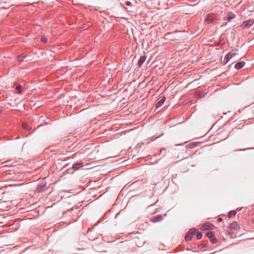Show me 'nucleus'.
<instances>
[{
    "label": "nucleus",
    "instance_id": "f257e3e1",
    "mask_svg": "<svg viewBox=\"0 0 254 254\" xmlns=\"http://www.w3.org/2000/svg\"><path fill=\"white\" fill-rule=\"evenodd\" d=\"M204 22L206 24H215L217 23V21L214 17V14L212 13L208 14L204 19Z\"/></svg>",
    "mask_w": 254,
    "mask_h": 254
},
{
    "label": "nucleus",
    "instance_id": "f03ea898",
    "mask_svg": "<svg viewBox=\"0 0 254 254\" xmlns=\"http://www.w3.org/2000/svg\"><path fill=\"white\" fill-rule=\"evenodd\" d=\"M254 24V22L252 20H249L244 21L243 23L239 26L242 29H248L250 28Z\"/></svg>",
    "mask_w": 254,
    "mask_h": 254
},
{
    "label": "nucleus",
    "instance_id": "7ed1b4c3",
    "mask_svg": "<svg viewBox=\"0 0 254 254\" xmlns=\"http://www.w3.org/2000/svg\"><path fill=\"white\" fill-rule=\"evenodd\" d=\"M196 232L195 229H190L189 232L186 234L185 237V239L186 241H190L193 235H194L195 233Z\"/></svg>",
    "mask_w": 254,
    "mask_h": 254
},
{
    "label": "nucleus",
    "instance_id": "20e7f679",
    "mask_svg": "<svg viewBox=\"0 0 254 254\" xmlns=\"http://www.w3.org/2000/svg\"><path fill=\"white\" fill-rule=\"evenodd\" d=\"M236 18V15L232 12H228L225 14L224 15V19L229 21H231L233 19H235Z\"/></svg>",
    "mask_w": 254,
    "mask_h": 254
},
{
    "label": "nucleus",
    "instance_id": "39448f33",
    "mask_svg": "<svg viewBox=\"0 0 254 254\" xmlns=\"http://www.w3.org/2000/svg\"><path fill=\"white\" fill-rule=\"evenodd\" d=\"M207 236L209 239L210 242L212 243H213V244L216 243L217 240L214 236V232H211V231L207 232Z\"/></svg>",
    "mask_w": 254,
    "mask_h": 254
},
{
    "label": "nucleus",
    "instance_id": "423d86ee",
    "mask_svg": "<svg viewBox=\"0 0 254 254\" xmlns=\"http://www.w3.org/2000/svg\"><path fill=\"white\" fill-rule=\"evenodd\" d=\"M123 6L127 11L132 12L133 10V5L130 1H126L123 4Z\"/></svg>",
    "mask_w": 254,
    "mask_h": 254
},
{
    "label": "nucleus",
    "instance_id": "0eeeda50",
    "mask_svg": "<svg viewBox=\"0 0 254 254\" xmlns=\"http://www.w3.org/2000/svg\"><path fill=\"white\" fill-rule=\"evenodd\" d=\"M46 187V183H43L39 185L37 188L36 190L38 192H43L45 190Z\"/></svg>",
    "mask_w": 254,
    "mask_h": 254
},
{
    "label": "nucleus",
    "instance_id": "6e6552de",
    "mask_svg": "<svg viewBox=\"0 0 254 254\" xmlns=\"http://www.w3.org/2000/svg\"><path fill=\"white\" fill-rule=\"evenodd\" d=\"M213 227V226L211 224H204L201 226V230L202 231L211 230V229H212Z\"/></svg>",
    "mask_w": 254,
    "mask_h": 254
},
{
    "label": "nucleus",
    "instance_id": "1a4fd4ad",
    "mask_svg": "<svg viewBox=\"0 0 254 254\" xmlns=\"http://www.w3.org/2000/svg\"><path fill=\"white\" fill-rule=\"evenodd\" d=\"M230 228L231 230L233 229L235 231H237L239 229L240 227L237 222H234L230 224Z\"/></svg>",
    "mask_w": 254,
    "mask_h": 254
},
{
    "label": "nucleus",
    "instance_id": "9d476101",
    "mask_svg": "<svg viewBox=\"0 0 254 254\" xmlns=\"http://www.w3.org/2000/svg\"><path fill=\"white\" fill-rule=\"evenodd\" d=\"M161 99L158 101L156 104V107L159 108L161 107L164 103L166 98L165 96L161 97Z\"/></svg>",
    "mask_w": 254,
    "mask_h": 254
},
{
    "label": "nucleus",
    "instance_id": "9b49d317",
    "mask_svg": "<svg viewBox=\"0 0 254 254\" xmlns=\"http://www.w3.org/2000/svg\"><path fill=\"white\" fill-rule=\"evenodd\" d=\"M233 56L234 54L232 52H229V53H228L224 58V61H225V63H228L230 61V60L233 57Z\"/></svg>",
    "mask_w": 254,
    "mask_h": 254
},
{
    "label": "nucleus",
    "instance_id": "f8f14e48",
    "mask_svg": "<svg viewBox=\"0 0 254 254\" xmlns=\"http://www.w3.org/2000/svg\"><path fill=\"white\" fill-rule=\"evenodd\" d=\"M245 64L244 62H239L236 64L235 67L236 69H240L245 65Z\"/></svg>",
    "mask_w": 254,
    "mask_h": 254
},
{
    "label": "nucleus",
    "instance_id": "ddd939ff",
    "mask_svg": "<svg viewBox=\"0 0 254 254\" xmlns=\"http://www.w3.org/2000/svg\"><path fill=\"white\" fill-rule=\"evenodd\" d=\"M146 60V57L144 56H141L137 64L138 65L139 67H141L142 64L144 63Z\"/></svg>",
    "mask_w": 254,
    "mask_h": 254
},
{
    "label": "nucleus",
    "instance_id": "4468645a",
    "mask_svg": "<svg viewBox=\"0 0 254 254\" xmlns=\"http://www.w3.org/2000/svg\"><path fill=\"white\" fill-rule=\"evenodd\" d=\"M22 127L24 129L28 130L29 131H30L32 129V127L29 126L26 123H23L22 124Z\"/></svg>",
    "mask_w": 254,
    "mask_h": 254
},
{
    "label": "nucleus",
    "instance_id": "2eb2a0df",
    "mask_svg": "<svg viewBox=\"0 0 254 254\" xmlns=\"http://www.w3.org/2000/svg\"><path fill=\"white\" fill-rule=\"evenodd\" d=\"M82 163L81 162L75 163L73 164L72 168L77 170L82 165Z\"/></svg>",
    "mask_w": 254,
    "mask_h": 254
},
{
    "label": "nucleus",
    "instance_id": "dca6fc26",
    "mask_svg": "<svg viewBox=\"0 0 254 254\" xmlns=\"http://www.w3.org/2000/svg\"><path fill=\"white\" fill-rule=\"evenodd\" d=\"M16 90H17V91L19 93H22V86L20 85H17L16 87Z\"/></svg>",
    "mask_w": 254,
    "mask_h": 254
},
{
    "label": "nucleus",
    "instance_id": "f3484780",
    "mask_svg": "<svg viewBox=\"0 0 254 254\" xmlns=\"http://www.w3.org/2000/svg\"><path fill=\"white\" fill-rule=\"evenodd\" d=\"M189 147L190 148H194V147H195L196 146H197V143H196V142H192L190 144H189Z\"/></svg>",
    "mask_w": 254,
    "mask_h": 254
},
{
    "label": "nucleus",
    "instance_id": "a211bd4d",
    "mask_svg": "<svg viewBox=\"0 0 254 254\" xmlns=\"http://www.w3.org/2000/svg\"><path fill=\"white\" fill-rule=\"evenodd\" d=\"M236 214V212L235 211H231L229 212L228 216L229 217H231L232 216H235Z\"/></svg>",
    "mask_w": 254,
    "mask_h": 254
},
{
    "label": "nucleus",
    "instance_id": "6ab92c4d",
    "mask_svg": "<svg viewBox=\"0 0 254 254\" xmlns=\"http://www.w3.org/2000/svg\"><path fill=\"white\" fill-rule=\"evenodd\" d=\"M202 237V234L201 232H198L196 233V239L197 240L200 239Z\"/></svg>",
    "mask_w": 254,
    "mask_h": 254
},
{
    "label": "nucleus",
    "instance_id": "aec40b11",
    "mask_svg": "<svg viewBox=\"0 0 254 254\" xmlns=\"http://www.w3.org/2000/svg\"><path fill=\"white\" fill-rule=\"evenodd\" d=\"M41 41L43 43H47L48 42L47 38L44 36L41 38Z\"/></svg>",
    "mask_w": 254,
    "mask_h": 254
},
{
    "label": "nucleus",
    "instance_id": "412c9836",
    "mask_svg": "<svg viewBox=\"0 0 254 254\" xmlns=\"http://www.w3.org/2000/svg\"><path fill=\"white\" fill-rule=\"evenodd\" d=\"M9 161H6V162H5L4 163L5 164L4 166H7V165H8V163H9Z\"/></svg>",
    "mask_w": 254,
    "mask_h": 254
},
{
    "label": "nucleus",
    "instance_id": "4be33fe9",
    "mask_svg": "<svg viewBox=\"0 0 254 254\" xmlns=\"http://www.w3.org/2000/svg\"><path fill=\"white\" fill-rule=\"evenodd\" d=\"M217 221H219V222H221L222 221V218H219L218 219H217Z\"/></svg>",
    "mask_w": 254,
    "mask_h": 254
},
{
    "label": "nucleus",
    "instance_id": "5701e85b",
    "mask_svg": "<svg viewBox=\"0 0 254 254\" xmlns=\"http://www.w3.org/2000/svg\"><path fill=\"white\" fill-rule=\"evenodd\" d=\"M1 112H1V110H0V113H1Z\"/></svg>",
    "mask_w": 254,
    "mask_h": 254
}]
</instances>
